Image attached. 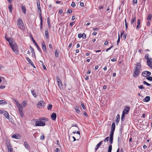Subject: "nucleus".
<instances>
[{"label":"nucleus","instance_id":"nucleus-1","mask_svg":"<svg viewBox=\"0 0 152 152\" xmlns=\"http://www.w3.org/2000/svg\"><path fill=\"white\" fill-rule=\"evenodd\" d=\"M142 66L140 62H137L135 64L134 70L133 73V76L134 77H138L140 73Z\"/></svg>","mask_w":152,"mask_h":152},{"label":"nucleus","instance_id":"nucleus-2","mask_svg":"<svg viewBox=\"0 0 152 152\" xmlns=\"http://www.w3.org/2000/svg\"><path fill=\"white\" fill-rule=\"evenodd\" d=\"M48 119L46 118H39L38 121H37L35 123L36 126H43L45 125V122L47 121Z\"/></svg>","mask_w":152,"mask_h":152},{"label":"nucleus","instance_id":"nucleus-3","mask_svg":"<svg viewBox=\"0 0 152 152\" xmlns=\"http://www.w3.org/2000/svg\"><path fill=\"white\" fill-rule=\"evenodd\" d=\"M12 50L15 52L16 54H18V48H17V45L13 43L11 44V45H10Z\"/></svg>","mask_w":152,"mask_h":152},{"label":"nucleus","instance_id":"nucleus-4","mask_svg":"<svg viewBox=\"0 0 152 152\" xmlns=\"http://www.w3.org/2000/svg\"><path fill=\"white\" fill-rule=\"evenodd\" d=\"M136 16L135 14L134 15H132V17L131 21V24L132 25L134 28H135L136 26Z\"/></svg>","mask_w":152,"mask_h":152},{"label":"nucleus","instance_id":"nucleus-5","mask_svg":"<svg viewBox=\"0 0 152 152\" xmlns=\"http://www.w3.org/2000/svg\"><path fill=\"white\" fill-rule=\"evenodd\" d=\"M37 11L39 15V18H42V12L41 10L40 6V2L39 0H37Z\"/></svg>","mask_w":152,"mask_h":152},{"label":"nucleus","instance_id":"nucleus-6","mask_svg":"<svg viewBox=\"0 0 152 152\" xmlns=\"http://www.w3.org/2000/svg\"><path fill=\"white\" fill-rule=\"evenodd\" d=\"M18 27L20 28H24V25L23 21L21 18H19L18 20Z\"/></svg>","mask_w":152,"mask_h":152},{"label":"nucleus","instance_id":"nucleus-7","mask_svg":"<svg viewBox=\"0 0 152 152\" xmlns=\"http://www.w3.org/2000/svg\"><path fill=\"white\" fill-rule=\"evenodd\" d=\"M45 105V103L43 100L39 101L37 104V107L39 108H42V107H44Z\"/></svg>","mask_w":152,"mask_h":152},{"label":"nucleus","instance_id":"nucleus-8","mask_svg":"<svg viewBox=\"0 0 152 152\" xmlns=\"http://www.w3.org/2000/svg\"><path fill=\"white\" fill-rule=\"evenodd\" d=\"M151 72H150L145 71L143 72L142 73V75L144 77L149 76L151 75Z\"/></svg>","mask_w":152,"mask_h":152},{"label":"nucleus","instance_id":"nucleus-9","mask_svg":"<svg viewBox=\"0 0 152 152\" xmlns=\"http://www.w3.org/2000/svg\"><path fill=\"white\" fill-rule=\"evenodd\" d=\"M152 59L151 57L147 59V64L148 66H151V63H152Z\"/></svg>","mask_w":152,"mask_h":152},{"label":"nucleus","instance_id":"nucleus-10","mask_svg":"<svg viewBox=\"0 0 152 152\" xmlns=\"http://www.w3.org/2000/svg\"><path fill=\"white\" fill-rule=\"evenodd\" d=\"M42 49L43 51L47 52V51L46 49V47L45 44L44 42H43L42 43Z\"/></svg>","mask_w":152,"mask_h":152},{"label":"nucleus","instance_id":"nucleus-11","mask_svg":"<svg viewBox=\"0 0 152 152\" xmlns=\"http://www.w3.org/2000/svg\"><path fill=\"white\" fill-rule=\"evenodd\" d=\"M57 115L56 113H53L51 115V118L52 120H55L56 118Z\"/></svg>","mask_w":152,"mask_h":152},{"label":"nucleus","instance_id":"nucleus-12","mask_svg":"<svg viewBox=\"0 0 152 152\" xmlns=\"http://www.w3.org/2000/svg\"><path fill=\"white\" fill-rule=\"evenodd\" d=\"M12 138H15L16 139H19L20 138V135L17 134H13L12 137Z\"/></svg>","mask_w":152,"mask_h":152},{"label":"nucleus","instance_id":"nucleus-13","mask_svg":"<svg viewBox=\"0 0 152 152\" xmlns=\"http://www.w3.org/2000/svg\"><path fill=\"white\" fill-rule=\"evenodd\" d=\"M140 21H141V20L140 19H138L137 20V26H136V29L137 30L139 29L140 28Z\"/></svg>","mask_w":152,"mask_h":152},{"label":"nucleus","instance_id":"nucleus-14","mask_svg":"<svg viewBox=\"0 0 152 152\" xmlns=\"http://www.w3.org/2000/svg\"><path fill=\"white\" fill-rule=\"evenodd\" d=\"M5 38L6 40L9 43L10 45H11V44L13 43V42L10 38H8L7 37V36L5 35Z\"/></svg>","mask_w":152,"mask_h":152},{"label":"nucleus","instance_id":"nucleus-15","mask_svg":"<svg viewBox=\"0 0 152 152\" xmlns=\"http://www.w3.org/2000/svg\"><path fill=\"white\" fill-rule=\"evenodd\" d=\"M26 59H27V60L28 61V62H29V63L31 64V65L34 67V68H35V66L34 65L33 63L31 62V61L28 57H26Z\"/></svg>","mask_w":152,"mask_h":152},{"label":"nucleus","instance_id":"nucleus-16","mask_svg":"<svg viewBox=\"0 0 152 152\" xmlns=\"http://www.w3.org/2000/svg\"><path fill=\"white\" fill-rule=\"evenodd\" d=\"M6 144L7 148H10L12 147V145L10 143V142L9 140H6Z\"/></svg>","mask_w":152,"mask_h":152},{"label":"nucleus","instance_id":"nucleus-17","mask_svg":"<svg viewBox=\"0 0 152 152\" xmlns=\"http://www.w3.org/2000/svg\"><path fill=\"white\" fill-rule=\"evenodd\" d=\"M6 144L7 148H10L12 147V145L10 143V142L9 140H6Z\"/></svg>","mask_w":152,"mask_h":152},{"label":"nucleus","instance_id":"nucleus-18","mask_svg":"<svg viewBox=\"0 0 152 152\" xmlns=\"http://www.w3.org/2000/svg\"><path fill=\"white\" fill-rule=\"evenodd\" d=\"M4 115L5 117L6 118H7V119L9 120L10 119V117L9 116V114L6 111H4Z\"/></svg>","mask_w":152,"mask_h":152},{"label":"nucleus","instance_id":"nucleus-19","mask_svg":"<svg viewBox=\"0 0 152 152\" xmlns=\"http://www.w3.org/2000/svg\"><path fill=\"white\" fill-rule=\"evenodd\" d=\"M130 108L129 107H126L124 110L123 111H124V112L125 114H127L128 113V112H129V110Z\"/></svg>","mask_w":152,"mask_h":152},{"label":"nucleus","instance_id":"nucleus-20","mask_svg":"<svg viewBox=\"0 0 152 152\" xmlns=\"http://www.w3.org/2000/svg\"><path fill=\"white\" fill-rule=\"evenodd\" d=\"M150 98L149 96H146L145 99H144L143 101L144 102H148L150 100Z\"/></svg>","mask_w":152,"mask_h":152},{"label":"nucleus","instance_id":"nucleus-21","mask_svg":"<svg viewBox=\"0 0 152 152\" xmlns=\"http://www.w3.org/2000/svg\"><path fill=\"white\" fill-rule=\"evenodd\" d=\"M120 120V115L119 114H118L116 118V124H118Z\"/></svg>","mask_w":152,"mask_h":152},{"label":"nucleus","instance_id":"nucleus-22","mask_svg":"<svg viewBox=\"0 0 152 152\" xmlns=\"http://www.w3.org/2000/svg\"><path fill=\"white\" fill-rule=\"evenodd\" d=\"M22 11L23 13L24 14L26 13V9L25 6H21Z\"/></svg>","mask_w":152,"mask_h":152},{"label":"nucleus","instance_id":"nucleus-23","mask_svg":"<svg viewBox=\"0 0 152 152\" xmlns=\"http://www.w3.org/2000/svg\"><path fill=\"white\" fill-rule=\"evenodd\" d=\"M47 23L49 28L51 27V25H50V19L48 17L47 18Z\"/></svg>","mask_w":152,"mask_h":152},{"label":"nucleus","instance_id":"nucleus-24","mask_svg":"<svg viewBox=\"0 0 152 152\" xmlns=\"http://www.w3.org/2000/svg\"><path fill=\"white\" fill-rule=\"evenodd\" d=\"M115 123L113 122L112 124V125L111 127V130L115 131Z\"/></svg>","mask_w":152,"mask_h":152},{"label":"nucleus","instance_id":"nucleus-25","mask_svg":"<svg viewBox=\"0 0 152 152\" xmlns=\"http://www.w3.org/2000/svg\"><path fill=\"white\" fill-rule=\"evenodd\" d=\"M45 36L47 39L48 38V29H46L45 31Z\"/></svg>","mask_w":152,"mask_h":152},{"label":"nucleus","instance_id":"nucleus-26","mask_svg":"<svg viewBox=\"0 0 152 152\" xmlns=\"http://www.w3.org/2000/svg\"><path fill=\"white\" fill-rule=\"evenodd\" d=\"M125 113L124 112V111H123L122 113V114L121 115V121H123L124 120V117H125Z\"/></svg>","mask_w":152,"mask_h":152},{"label":"nucleus","instance_id":"nucleus-27","mask_svg":"<svg viewBox=\"0 0 152 152\" xmlns=\"http://www.w3.org/2000/svg\"><path fill=\"white\" fill-rule=\"evenodd\" d=\"M24 144L25 146V147L27 149H30V147L29 146V145L28 143L27 142L25 141L24 142Z\"/></svg>","mask_w":152,"mask_h":152},{"label":"nucleus","instance_id":"nucleus-28","mask_svg":"<svg viewBox=\"0 0 152 152\" xmlns=\"http://www.w3.org/2000/svg\"><path fill=\"white\" fill-rule=\"evenodd\" d=\"M55 56L56 57H59V51L56 49V50L55 51Z\"/></svg>","mask_w":152,"mask_h":152},{"label":"nucleus","instance_id":"nucleus-29","mask_svg":"<svg viewBox=\"0 0 152 152\" xmlns=\"http://www.w3.org/2000/svg\"><path fill=\"white\" fill-rule=\"evenodd\" d=\"M115 131L111 130L110 134V137H113L114 132Z\"/></svg>","mask_w":152,"mask_h":152},{"label":"nucleus","instance_id":"nucleus-30","mask_svg":"<svg viewBox=\"0 0 152 152\" xmlns=\"http://www.w3.org/2000/svg\"><path fill=\"white\" fill-rule=\"evenodd\" d=\"M52 105L51 104H49L47 107L48 109V110H51L52 109Z\"/></svg>","mask_w":152,"mask_h":152},{"label":"nucleus","instance_id":"nucleus-31","mask_svg":"<svg viewBox=\"0 0 152 152\" xmlns=\"http://www.w3.org/2000/svg\"><path fill=\"white\" fill-rule=\"evenodd\" d=\"M30 48L31 50V52L32 55H35V53L33 48L31 46L30 47Z\"/></svg>","mask_w":152,"mask_h":152},{"label":"nucleus","instance_id":"nucleus-32","mask_svg":"<svg viewBox=\"0 0 152 152\" xmlns=\"http://www.w3.org/2000/svg\"><path fill=\"white\" fill-rule=\"evenodd\" d=\"M20 116L22 117L24 116V114L23 110H19Z\"/></svg>","mask_w":152,"mask_h":152},{"label":"nucleus","instance_id":"nucleus-33","mask_svg":"<svg viewBox=\"0 0 152 152\" xmlns=\"http://www.w3.org/2000/svg\"><path fill=\"white\" fill-rule=\"evenodd\" d=\"M121 137L119 136L118 137V145H119L121 143Z\"/></svg>","mask_w":152,"mask_h":152},{"label":"nucleus","instance_id":"nucleus-34","mask_svg":"<svg viewBox=\"0 0 152 152\" xmlns=\"http://www.w3.org/2000/svg\"><path fill=\"white\" fill-rule=\"evenodd\" d=\"M40 29L41 30H42V25H43V21H42V18H40Z\"/></svg>","mask_w":152,"mask_h":152},{"label":"nucleus","instance_id":"nucleus-35","mask_svg":"<svg viewBox=\"0 0 152 152\" xmlns=\"http://www.w3.org/2000/svg\"><path fill=\"white\" fill-rule=\"evenodd\" d=\"M23 106L22 105H20V106H19L18 107V110H23Z\"/></svg>","mask_w":152,"mask_h":152},{"label":"nucleus","instance_id":"nucleus-36","mask_svg":"<svg viewBox=\"0 0 152 152\" xmlns=\"http://www.w3.org/2000/svg\"><path fill=\"white\" fill-rule=\"evenodd\" d=\"M112 150V146L110 145L108 147V152H111Z\"/></svg>","mask_w":152,"mask_h":152},{"label":"nucleus","instance_id":"nucleus-37","mask_svg":"<svg viewBox=\"0 0 152 152\" xmlns=\"http://www.w3.org/2000/svg\"><path fill=\"white\" fill-rule=\"evenodd\" d=\"M12 5H10L9 6L8 8L10 12H11L12 11Z\"/></svg>","mask_w":152,"mask_h":152},{"label":"nucleus","instance_id":"nucleus-38","mask_svg":"<svg viewBox=\"0 0 152 152\" xmlns=\"http://www.w3.org/2000/svg\"><path fill=\"white\" fill-rule=\"evenodd\" d=\"M152 17V15L151 14H149L148 15V16L147 18V19L148 20H150L151 19V18Z\"/></svg>","mask_w":152,"mask_h":152},{"label":"nucleus","instance_id":"nucleus-39","mask_svg":"<svg viewBox=\"0 0 152 152\" xmlns=\"http://www.w3.org/2000/svg\"><path fill=\"white\" fill-rule=\"evenodd\" d=\"M31 93L33 95L34 97H37V94L36 93H34V91L31 90Z\"/></svg>","mask_w":152,"mask_h":152},{"label":"nucleus","instance_id":"nucleus-40","mask_svg":"<svg viewBox=\"0 0 152 152\" xmlns=\"http://www.w3.org/2000/svg\"><path fill=\"white\" fill-rule=\"evenodd\" d=\"M113 137H110L109 142L111 145L113 143Z\"/></svg>","mask_w":152,"mask_h":152},{"label":"nucleus","instance_id":"nucleus-41","mask_svg":"<svg viewBox=\"0 0 152 152\" xmlns=\"http://www.w3.org/2000/svg\"><path fill=\"white\" fill-rule=\"evenodd\" d=\"M58 83V87L60 89H61V88H62V86L61 82L60 83L59 82Z\"/></svg>","mask_w":152,"mask_h":152},{"label":"nucleus","instance_id":"nucleus-42","mask_svg":"<svg viewBox=\"0 0 152 152\" xmlns=\"http://www.w3.org/2000/svg\"><path fill=\"white\" fill-rule=\"evenodd\" d=\"M56 79L58 83L59 82L60 83L61 82L58 76H57L56 77Z\"/></svg>","mask_w":152,"mask_h":152},{"label":"nucleus","instance_id":"nucleus-43","mask_svg":"<svg viewBox=\"0 0 152 152\" xmlns=\"http://www.w3.org/2000/svg\"><path fill=\"white\" fill-rule=\"evenodd\" d=\"M143 83L144 84L146 85H147V86H151V84H150L148 83H147L145 81H143Z\"/></svg>","mask_w":152,"mask_h":152},{"label":"nucleus","instance_id":"nucleus-44","mask_svg":"<svg viewBox=\"0 0 152 152\" xmlns=\"http://www.w3.org/2000/svg\"><path fill=\"white\" fill-rule=\"evenodd\" d=\"M27 102L26 101H24L22 102V104L23 105V107H24L27 105Z\"/></svg>","mask_w":152,"mask_h":152},{"label":"nucleus","instance_id":"nucleus-45","mask_svg":"<svg viewBox=\"0 0 152 152\" xmlns=\"http://www.w3.org/2000/svg\"><path fill=\"white\" fill-rule=\"evenodd\" d=\"M35 45H36L37 48V49L38 50L40 51H41V50L40 48L39 47V46H38L37 44V43L35 44Z\"/></svg>","mask_w":152,"mask_h":152},{"label":"nucleus","instance_id":"nucleus-46","mask_svg":"<svg viewBox=\"0 0 152 152\" xmlns=\"http://www.w3.org/2000/svg\"><path fill=\"white\" fill-rule=\"evenodd\" d=\"M9 152H13V149L12 147L8 148Z\"/></svg>","mask_w":152,"mask_h":152},{"label":"nucleus","instance_id":"nucleus-47","mask_svg":"<svg viewBox=\"0 0 152 152\" xmlns=\"http://www.w3.org/2000/svg\"><path fill=\"white\" fill-rule=\"evenodd\" d=\"M5 103H7L5 101L3 100H0V104H3Z\"/></svg>","mask_w":152,"mask_h":152},{"label":"nucleus","instance_id":"nucleus-48","mask_svg":"<svg viewBox=\"0 0 152 152\" xmlns=\"http://www.w3.org/2000/svg\"><path fill=\"white\" fill-rule=\"evenodd\" d=\"M146 79H147V80H149V81H152V77L149 76L148 77H147L146 78Z\"/></svg>","mask_w":152,"mask_h":152},{"label":"nucleus","instance_id":"nucleus-49","mask_svg":"<svg viewBox=\"0 0 152 152\" xmlns=\"http://www.w3.org/2000/svg\"><path fill=\"white\" fill-rule=\"evenodd\" d=\"M109 137H106L104 139V142H108L109 140Z\"/></svg>","mask_w":152,"mask_h":152},{"label":"nucleus","instance_id":"nucleus-50","mask_svg":"<svg viewBox=\"0 0 152 152\" xmlns=\"http://www.w3.org/2000/svg\"><path fill=\"white\" fill-rule=\"evenodd\" d=\"M149 55L148 54H147L145 55V59H147L149 58Z\"/></svg>","mask_w":152,"mask_h":152},{"label":"nucleus","instance_id":"nucleus-51","mask_svg":"<svg viewBox=\"0 0 152 152\" xmlns=\"http://www.w3.org/2000/svg\"><path fill=\"white\" fill-rule=\"evenodd\" d=\"M45 138V136L44 134H42L40 136V139L41 140H43Z\"/></svg>","mask_w":152,"mask_h":152},{"label":"nucleus","instance_id":"nucleus-52","mask_svg":"<svg viewBox=\"0 0 152 152\" xmlns=\"http://www.w3.org/2000/svg\"><path fill=\"white\" fill-rule=\"evenodd\" d=\"M138 87L139 88L141 89H145V88L144 87H143L142 85L139 86H138Z\"/></svg>","mask_w":152,"mask_h":152},{"label":"nucleus","instance_id":"nucleus-53","mask_svg":"<svg viewBox=\"0 0 152 152\" xmlns=\"http://www.w3.org/2000/svg\"><path fill=\"white\" fill-rule=\"evenodd\" d=\"M72 12V10L70 9H69L66 12V13H71Z\"/></svg>","mask_w":152,"mask_h":152},{"label":"nucleus","instance_id":"nucleus-54","mask_svg":"<svg viewBox=\"0 0 152 152\" xmlns=\"http://www.w3.org/2000/svg\"><path fill=\"white\" fill-rule=\"evenodd\" d=\"M75 6H76V5H75V3L73 2L71 4V6L72 7H74Z\"/></svg>","mask_w":152,"mask_h":152},{"label":"nucleus","instance_id":"nucleus-55","mask_svg":"<svg viewBox=\"0 0 152 152\" xmlns=\"http://www.w3.org/2000/svg\"><path fill=\"white\" fill-rule=\"evenodd\" d=\"M120 38L119 34H118V41H117V45H118L119 43L120 42Z\"/></svg>","mask_w":152,"mask_h":152},{"label":"nucleus","instance_id":"nucleus-56","mask_svg":"<svg viewBox=\"0 0 152 152\" xmlns=\"http://www.w3.org/2000/svg\"><path fill=\"white\" fill-rule=\"evenodd\" d=\"M82 37H83V39H85L86 37V34H85L84 33H83L82 34Z\"/></svg>","mask_w":152,"mask_h":152},{"label":"nucleus","instance_id":"nucleus-57","mask_svg":"<svg viewBox=\"0 0 152 152\" xmlns=\"http://www.w3.org/2000/svg\"><path fill=\"white\" fill-rule=\"evenodd\" d=\"M81 106L82 107H83V108L84 109H86V107H85V106L84 103H82L81 104Z\"/></svg>","mask_w":152,"mask_h":152},{"label":"nucleus","instance_id":"nucleus-58","mask_svg":"<svg viewBox=\"0 0 152 152\" xmlns=\"http://www.w3.org/2000/svg\"><path fill=\"white\" fill-rule=\"evenodd\" d=\"M75 23V22L74 21H73L72 22L70 23L69 24V25L70 26H72Z\"/></svg>","mask_w":152,"mask_h":152},{"label":"nucleus","instance_id":"nucleus-59","mask_svg":"<svg viewBox=\"0 0 152 152\" xmlns=\"http://www.w3.org/2000/svg\"><path fill=\"white\" fill-rule=\"evenodd\" d=\"M31 39L32 40V41H33V43L35 44L37 43L36 42H35V40H34V38H33V37H32V36H31Z\"/></svg>","mask_w":152,"mask_h":152},{"label":"nucleus","instance_id":"nucleus-60","mask_svg":"<svg viewBox=\"0 0 152 152\" xmlns=\"http://www.w3.org/2000/svg\"><path fill=\"white\" fill-rule=\"evenodd\" d=\"M78 37L79 38H81L82 37V34H78Z\"/></svg>","mask_w":152,"mask_h":152},{"label":"nucleus","instance_id":"nucleus-61","mask_svg":"<svg viewBox=\"0 0 152 152\" xmlns=\"http://www.w3.org/2000/svg\"><path fill=\"white\" fill-rule=\"evenodd\" d=\"M99 28H94L93 29V31H98L99 29Z\"/></svg>","mask_w":152,"mask_h":152},{"label":"nucleus","instance_id":"nucleus-62","mask_svg":"<svg viewBox=\"0 0 152 152\" xmlns=\"http://www.w3.org/2000/svg\"><path fill=\"white\" fill-rule=\"evenodd\" d=\"M76 134H79L78 136V138H79L80 137V132L79 131H78L76 132Z\"/></svg>","mask_w":152,"mask_h":152},{"label":"nucleus","instance_id":"nucleus-63","mask_svg":"<svg viewBox=\"0 0 152 152\" xmlns=\"http://www.w3.org/2000/svg\"><path fill=\"white\" fill-rule=\"evenodd\" d=\"M137 0H133V4H137Z\"/></svg>","mask_w":152,"mask_h":152},{"label":"nucleus","instance_id":"nucleus-64","mask_svg":"<svg viewBox=\"0 0 152 152\" xmlns=\"http://www.w3.org/2000/svg\"><path fill=\"white\" fill-rule=\"evenodd\" d=\"M55 151L57 152H59L60 150L58 148H56L55 149Z\"/></svg>","mask_w":152,"mask_h":152}]
</instances>
